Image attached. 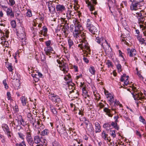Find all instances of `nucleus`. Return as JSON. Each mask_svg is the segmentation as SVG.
Instances as JSON below:
<instances>
[{
    "mask_svg": "<svg viewBox=\"0 0 146 146\" xmlns=\"http://www.w3.org/2000/svg\"><path fill=\"white\" fill-rule=\"evenodd\" d=\"M19 38H20L19 40L20 41L21 44V45H23L26 44L27 40L26 39L25 36L23 38H23H21V37H19Z\"/></svg>",
    "mask_w": 146,
    "mask_h": 146,
    "instance_id": "obj_34",
    "label": "nucleus"
},
{
    "mask_svg": "<svg viewBox=\"0 0 146 146\" xmlns=\"http://www.w3.org/2000/svg\"><path fill=\"white\" fill-rule=\"evenodd\" d=\"M82 90V95L85 98L87 97H89V96L88 94V92L86 90L85 88H83Z\"/></svg>",
    "mask_w": 146,
    "mask_h": 146,
    "instance_id": "obj_36",
    "label": "nucleus"
},
{
    "mask_svg": "<svg viewBox=\"0 0 146 146\" xmlns=\"http://www.w3.org/2000/svg\"><path fill=\"white\" fill-rule=\"evenodd\" d=\"M117 64H115L116 68L118 72H119L122 71V67L119 63V61L118 60H117Z\"/></svg>",
    "mask_w": 146,
    "mask_h": 146,
    "instance_id": "obj_32",
    "label": "nucleus"
},
{
    "mask_svg": "<svg viewBox=\"0 0 146 146\" xmlns=\"http://www.w3.org/2000/svg\"><path fill=\"white\" fill-rule=\"evenodd\" d=\"M65 19L63 18H61V21L62 22V25L61 26H62V31L63 33L64 34V35L65 37H66L68 34L69 33V31L68 30L69 29V26L68 24L67 23V21L65 20Z\"/></svg>",
    "mask_w": 146,
    "mask_h": 146,
    "instance_id": "obj_4",
    "label": "nucleus"
},
{
    "mask_svg": "<svg viewBox=\"0 0 146 146\" xmlns=\"http://www.w3.org/2000/svg\"><path fill=\"white\" fill-rule=\"evenodd\" d=\"M71 92L73 93L74 98H77L79 96V92L77 90L75 89L72 90Z\"/></svg>",
    "mask_w": 146,
    "mask_h": 146,
    "instance_id": "obj_42",
    "label": "nucleus"
},
{
    "mask_svg": "<svg viewBox=\"0 0 146 146\" xmlns=\"http://www.w3.org/2000/svg\"><path fill=\"white\" fill-rule=\"evenodd\" d=\"M79 119L80 121L84 122V123L86 121H89L86 120V118L85 117L82 116L80 117Z\"/></svg>",
    "mask_w": 146,
    "mask_h": 146,
    "instance_id": "obj_59",
    "label": "nucleus"
},
{
    "mask_svg": "<svg viewBox=\"0 0 146 146\" xmlns=\"http://www.w3.org/2000/svg\"><path fill=\"white\" fill-rule=\"evenodd\" d=\"M93 94L95 97L94 99H95L96 100H99L100 99L101 97L100 96V95L97 92H96V93L95 92H94Z\"/></svg>",
    "mask_w": 146,
    "mask_h": 146,
    "instance_id": "obj_44",
    "label": "nucleus"
},
{
    "mask_svg": "<svg viewBox=\"0 0 146 146\" xmlns=\"http://www.w3.org/2000/svg\"><path fill=\"white\" fill-rule=\"evenodd\" d=\"M60 134L61 136L63 137L64 139L67 138L68 137L67 132H66V131H64V133H60Z\"/></svg>",
    "mask_w": 146,
    "mask_h": 146,
    "instance_id": "obj_48",
    "label": "nucleus"
},
{
    "mask_svg": "<svg viewBox=\"0 0 146 146\" xmlns=\"http://www.w3.org/2000/svg\"><path fill=\"white\" fill-rule=\"evenodd\" d=\"M56 126L57 131L60 134L66 131L65 125L62 121H58L56 123Z\"/></svg>",
    "mask_w": 146,
    "mask_h": 146,
    "instance_id": "obj_6",
    "label": "nucleus"
},
{
    "mask_svg": "<svg viewBox=\"0 0 146 146\" xmlns=\"http://www.w3.org/2000/svg\"><path fill=\"white\" fill-rule=\"evenodd\" d=\"M40 59L41 62L43 63H45V62L46 59L45 55L43 54H40Z\"/></svg>",
    "mask_w": 146,
    "mask_h": 146,
    "instance_id": "obj_49",
    "label": "nucleus"
},
{
    "mask_svg": "<svg viewBox=\"0 0 146 146\" xmlns=\"http://www.w3.org/2000/svg\"><path fill=\"white\" fill-rule=\"evenodd\" d=\"M5 63L6 66L8 69L9 71L13 73V66L12 64L9 62H5Z\"/></svg>",
    "mask_w": 146,
    "mask_h": 146,
    "instance_id": "obj_25",
    "label": "nucleus"
},
{
    "mask_svg": "<svg viewBox=\"0 0 146 146\" xmlns=\"http://www.w3.org/2000/svg\"><path fill=\"white\" fill-rule=\"evenodd\" d=\"M82 43L78 45V47H80L81 49H84L88 50V52H90V46L86 40L81 41Z\"/></svg>",
    "mask_w": 146,
    "mask_h": 146,
    "instance_id": "obj_9",
    "label": "nucleus"
},
{
    "mask_svg": "<svg viewBox=\"0 0 146 146\" xmlns=\"http://www.w3.org/2000/svg\"><path fill=\"white\" fill-rule=\"evenodd\" d=\"M94 25L92 24L91 20L90 19H88L86 21V27L88 30Z\"/></svg>",
    "mask_w": 146,
    "mask_h": 146,
    "instance_id": "obj_28",
    "label": "nucleus"
},
{
    "mask_svg": "<svg viewBox=\"0 0 146 146\" xmlns=\"http://www.w3.org/2000/svg\"><path fill=\"white\" fill-rule=\"evenodd\" d=\"M86 105L88 106L89 109L91 110L93 108V106L92 105V104L90 103V101L88 102V103H86Z\"/></svg>",
    "mask_w": 146,
    "mask_h": 146,
    "instance_id": "obj_63",
    "label": "nucleus"
},
{
    "mask_svg": "<svg viewBox=\"0 0 146 146\" xmlns=\"http://www.w3.org/2000/svg\"><path fill=\"white\" fill-rule=\"evenodd\" d=\"M129 77L128 76H126V74H123L121 76L120 81L121 82H124V83L125 85L127 86L129 84V82L128 79Z\"/></svg>",
    "mask_w": 146,
    "mask_h": 146,
    "instance_id": "obj_13",
    "label": "nucleus"
},
{
    "mask_svg": "<svg viewBox=\"0 0 146 146\" xmlns=\"http://www.w3.org/2000/svg\"><path fill=\"white\" fill-rule=\"evenodd\" d=\"M20 100L22 105L23 106L26 105V103H27V99L25 96H22Z\"/></svg>",
    "mask_w": 146,
    "mask_h": 146,
    "instance_id": "obj_31",
    "label": "nucleus"
},
{
    "mask_svg": "<svg viewBox=\"0 0 146 146\" xmlns=\"http://www.w3.org/2000/svg\"><path fill=\"white\" fill-rule=\"evenodd\" d=\"M48 31L47 28L45 26L43 27V29L39 32V34L46 36Z\"/></svg>",
    "mask_w": 146,
    "mask_h": 146,
    "instance_id": "obj_29",
    "label": "nucleus"
},
{
    "mask_svg": "<svg viewBox=\"0 0 146 146\" xmlns=\"http://www.w3.org/2000/svg\"><path fill=\"white\" fill-rule=\"evenodd\" d=\"M46 5H48L49 11L51 13L53 14L55 13V6L54 5L52 4V2L51 1L47 2Z\"/></svg>",
    "mask_w": 146,
    "mask_h": 146,
    "instance_id": "obj_11",
    "label": "nucleus"
},
{
    "mask_svg": "<svg viewBox=\"0 0 146 146\" xmlns=\"http://www.w3.org/2000/svg\"><path fill=\"white\" fill-rule=\"evenodd\" d=\"M106 64L107 65L108 68L113 66V65L112 64V62L109 60H107Z\"/></svg>",
    "mask_w": 146,
    "mask_h": 146,
    "instance_id": "obj_57",
    "label": "nucleus"
},
{
    "mask_svg": "<svg viewBox=\"0 0 146 146\" xmlns=\"http://www.w3.org/2000/svg\"><path fill=\"white\" fill-rule=\"evenodd\" d=\"M44 51L46 54L47 55H49L51 53H53L55 52L51 46L45 47L44 48Z\"/></svg>",
    "mask_w": 146,
    "mask_h": 146,
    "instance_id": "obj_16",
    "label": "nucleus"
},
{
    "mask_svg": "<svg viewBox=\"0 0 146 146\" xmlns=\"http://www.w3.org/2000/svg\"><path fill=\"white\" fill-rule=\"evenodd\" d=\"M111 127H113L115 129L118 130L119 129V127L118 126L117 122L113 121H110Z\"/></svg>",
    "mask_w": 146,
    "mask_h": 146,
    "instance_id": "obj_30",
    "label": "nucleus"
},
{
    "mask_svg": "<svg viewBox=\"0 0 146 146\" xmlns=\"http://www.w3.org/2000/svg\"><path fill=\"white\" fill-rule=\"evenodd\" d=\"M64 79L66 81L68 80V81H71V76L69 73L68 74H67L64 77Z\"/></svg>",
    "mask_w": 146,
    "mask_h": 146,
    "instance_id": "obj_51",
    "label": "nucleus"
},
{
    "mask_svg": "<svg viewBox=\"0 0 146 146\" xmlns=\"http://www.w3.org/2000/svg\"><path fill=\"white\" fill-rule=\"evenodd\" d=\"M28 121L32 124L33 126L35 127V128H37L36 124H37L38 125L40 124V122L38 121H36V118L34 117L33 116L31 118V119H29Z\"/></svg>",
    "mask_w": 146,
    "mask_h": 146,
    "instance_id": "obj_14",
    "label": "nucleus"
},
{
    "mask_svg": "<svg viewBox=\"0 0 146 146\" xmlns=\"http://www.w3.org/2000/svg\"><path fill=\"white\" fill-rule=\"evenodd\" d=\"M17 34L19 37H24L26 35L25 31V29L22 27H19L17 29Z\"/></svg>",
    "mask_w": 146,
    "mask_h": 146,
    "instance_id": "obj_10",
    "label": "nucleus"
},
{
    "mask_svg": "<svg viewBox=\"0 0 146 146\" xmlns=\"http://www.w3.org/2000/svg\"><path fill=\"white\" fill-rule=\"evenodd\" d=\"M70 6L71 7V8H68V13H69V15H70V16H73L75 14V12L73 10V9L72 8V6L70 5Z\"/></svg>",
    "mask_w": 146,
    "mask_h": 146,
    "instance_id": "obj_39",
    "label": "nucleus"
},
{
    "mask_svg": "<svg viewBox=\"0 0 146 146\" xmlns=\"http://www.w3.org/2000/svg\"><path fill=\"white\" fill-rule=\"evenodd\" d=\"M18 134L19 137H20L23 140H24L25 139V135L23 133L21 132H19L18 133Z\"/></svg>",
    "mask_w": 146,
    "mask_h": 146,
    "instance_id": "obj_58",
    "label": "nucleus"
},
{
    "mask_svg": "<svg viewBox=\"0 0 146 146\" xmlns=\"http://www.w3.org/2000/svg\"><path fill=\"white\" fill-rule=\"evenodd\" d=\"M137 95V97H135V96L133 93H131L133 97L134 98L135 100H141V102H143L144 99H146V97L144 96H142L141 97H139V93H135Z\"/></svg>",
    "mask_w": 146,
    "mask_h": 146,
    "instance_id": "obj_19",
    "label": "nucleus"
},
{
    "mask_svg": "<svg viewBox=\"0 0 146 146\" xmlns=\"http://www.w3.org/2000/svg\"><path fill=\"white\" fill-rule=\"evenodd\" d=\"M49 99L55 103L59 104L61 102L60 97L58 95L54 94H51L48 95Z\"/></svg>",
    "mask_w": 146,
    "mask_h": 146,
    "instance_id": "obj_7",
    "label": "nucleus"
},
{
    "mask_svg": "<svg viewBox=\"0 0 146 146\" xmlns=\"http://www.w3.org/2000/svg\"><path fill=\"white\" fill-rule=\"evenodd\" d=\"M3 84L5 86V88L6 89H7L9 88V86L7 84V81L6 80H4L3 82Z\"/></svg>",
    "mask_w": 146,
    "mask_h": 146,
    "instance_id": "obj_62",
    "label": "nucleus"
},
{
    "mask_svg": "<svg viewBox=\"0 0 146 146\" xmlns=\"http://www.w3.org/2000/svg\"><path fill=\"white\" fill-rule=\"evenodd\" d=\"M86 3L87 4L88 7L91 11L95 9L94 6L96 4V0H85Z\"/></svg>",
    "mask_w": 146,
    "mask_h": 146,
    "instance_id": "obj_8",
    "label": "nucleus"
},
{
    "mask_svg": "<svg viewBox=\"0 0 146 146\" xmlns=\"http://www.w3.org/2000/svg\"><path fill=\"white\" fill-rule=\"evenodd\" d=\"M74 24V28H72V35L75 39L79 38L81 32L84 29L82 24L78 20L75 19L73 21Z\"/></svg>",
    "mask_w": 146,
    "mask_h": 146,
    "instance_id": "obj_1",
    "label": "nucleus"
},
{
    "mask_svg": "<svg viewBox=\"0 0 146 146\" xmlns=\"http://www.w3.org/2000/svg\"><path fill=\"white\" fill-rule=\"evenodd\" d=\"M50 108L51 112L55 115H56L57 114V112L56 111V108H55L52 105H50Z\"/></svg>",
    "mask_w": 146,
    "mask_h": 146,
    "instance_id": "obj_33",
    "label": "nucleus"
},
{
    "mask_svg": "<svg viewBox=\"0 0 146 146\" xmlns=\"http://www.w3.org/2000/svg\"><path fill=\"white\" fill-rule=\"evenodd\" d=\"M2 128L3 130L6 132L9 130V129L7 124H3L2 125Z\"/></svg>",
    "mask_w": 146,
    "mask_h": 146,
    "instance_id": "obj_41",
    "label": "nucleus"
},
{
    "mask_svg": "<svg viewBox=\"0 0 146 146\" xmlns=\"http://www.w3.org/2000/svg\"><path fill=\"white\" fill-rule=\"evenodd\" d=\"M26 16L28 17H31L32 16L31 11L29 9L27 10V12L26 14Z\"/></svg>",
    "mask_w": 146,
    "mask_h": 146,
    "instance_id": "obj_47",
    "label": "nucleus"
},
{
    "mask_svg": "<svg viewBox=\"0 0 146 146\" xmlns=\"http://www.w3.org/2000/svg\"><path fill=\"white\" fill-rule=\"evenodd\" d=\"M34 142L36 144L40 143L41 141L40 137L38 135L35 136L34 137Z\"/></svg>",
    "mask_w": 146,
    "mask_h": 146,
    "instance_id": "obj_37",
    "label": "nucleus"
},
{
    "mask_svg": "<svg viewBox=\"0 0 146 146\" xmlns=\"http://www.w3.org/2000/svg\"><path fill=\"white\" fill-rule=\"evenodd\" d=\"M139 120L143 124H146V121L142 116H140L139 117Z\"/></svg>",
    "mask_w": 146,
    "mask_h": 146,
    "instance_id": "obj_55",
    "label": "nucleus"
},
{
    "mask_svg": "<svg viewBox=\"0 0 146 146\" xmlns=\"http://www.w3.org/2000/svg\"><path fill=\"white\" fill-rule=\"evenodd\" d=\"M80 36H81V38H82V40L81 41H83L84 40H86V33H82L81 32L80 34Z\"/></svg>",
    "mask_w": 146,
    "mask_h": 146,
    "instance_id": "obj_54",
    "label": "nucleus"
},
{
    "mask_svg": "<svg viewBox=\"0 0 146 146\" xmlns=\"http://www.w3.org/2000/svg\"><path fill=\"white\" fill-rule=\"evenodd\" d=\"M108 4L109 7V9L110 10V11L111 13H112V11L111 10V8L112 7L113 5V3L111 0H109L108 1Z\"/></svg>",
    "mask_w": 146,
    "mask_h": 146,
    "instance_id": "obj_45",
    "label": "nucleus"
},
{
    "mask_svg": "<svg viewBox=\"0 0 146 146\" xmlns=\"http://www.w3.org/2000/svg\"><path fill=\"white\" fill-rule=\"evenodd\" d=\"M101 137L105 141H107L108 142H110L111 141V139L110 137H109L108 134L106 132L103 131L101 134Z\"/></svg>",
    "mask_w": 146,
    "mask_h": 146,
    "instance_id": "obj_20",
    "label": "nucleus"
},
{
    "mask_svg": "<svg viewBox=\"0 0 146 146\" xmlns=\"http://www.w3.org/2000/svg\"><path fill=\"white\" fill-rule=\"evenodd\" d=\"M95 132L97 133L101 131V127L100 124L98 122L96 121L95 123Z\"/></svg>",
    "mask_w": 146,
    "mask_h": 146,
    "instance_id": "obj_26",
    "label": "nucleus"
},
{
    "mask_svg": "<svg viewBox=\"0 0 146 146\" xmlns=\"http://www.w3.org/2000/svg\"><path fill=\"white\" fill-rule=\"evenodd\" d=\"M88 30L93 35H94L98 33V30L97 27L94 25L89 29Z\"/></svg>",
    "mask_w": 146,
    "mask_h": 146,
    "instance_id": "obj_24",
    "label": "nucleus"
},
{
    "mask_svg": "<svg viewBox=\"0 0 146 146\" xmlns=\"http://www.w3.org/2000/svg\"><path fill=\"white\" fill-rule=\"evenodd\" d=\"M127 54L130 57H133L136 54V50L133 48L130 49L129 48H127Z\"/></svg>",
    "mask_w": 146,
    "mask_h": 146,
    "instance_id": "obj_18",
    "label": "nucleus"
},
{
    "mask_svg": "<svg viewBox=\"0 0 146 146\" xmlns=\"http://www.w3.org/2000/svg\"><path fill=\"white\" fill-rule=\"evenodd\" d=\"M31 132V131L30 130H27L26 133V139L27 140L32 138Z\"/></svg>",
    "mask_w": 146,
    "mask_h": 146,
    "instance_id": "obj_38",
    "label": "nucleus"
},
{
    "mask_svg": "<svg viewBox=\"0 0 146 146\" xmlns=\"http://www.w3.org/2000/svg\"><path fill=\"white\" fill-rule=\"evenodd\" d=\"M96 41L98 43L101 44V46L104 49L105 52L107 55L111 53V48H110L109 44L104 37H97L96 38Z\"/></svg>",
    "mask_w": 146,
    "mask_h": 146,
    "instance_id": "obj_3",
    "label": "nucleus"
},
{
    "mask_svg": "<svg viewBox=\"0 0 146 146\" xmlns=\"http://www.w3.org/2000/svg\"><path fill=\"white\" fill-rule=\"evenodd\" d=\"M45 44L46 47L51 46L52 45L51 41L50 40H48L45 42Z\"/></svg>",
    "mask_w": 146,
    "mask_h": 146,
    "instance_id": "obj_53",
    "label": "nucleus"
},
{
    "mask_svg": "<svg viewBox=\"0 0 146 146\" xmlns=\"http://www.w3.org/2000/svg\"><path fill=\"white\" fill-rule=\"evenodd\" d=\"M7 98L8 100H10L11 101L13 100L11 98V95L10 92H7Z\"/></svg>",
    "mask_w": 146,
    "mask_h": 146,
    "instance_id": "obj_56",
    "label": "nucleus"
},
{
    "mask_svg": "<svg viewBox=\"0 0 146 146\" xmlns=\"http://www.w3.org/2000/svg\"><path fill=\"white\" fill-rule=\"evenodd\" d=\"M114 102V106L111 107V109H109V107H105L103 109V111L105 114L110 117H112L114 114L112 111H114V114L116 113V110L117 106H119L120 108L122 107V104H120V102L117 100H115Z\"/></svg>",
    "mask_w": 146,
    "mask_h": 146,
    "instance_id": "obj_2",
    "label": "nucleus"
},
{
    "mask_svg": "<svg viewBox=\"0 0 146 146\" xmlns=\"http://www.w3.org/2000/svg\"><path fill=\"white\" fill-rule=\"evenodd\" d=\"M85 124L86 125V128L89 131L92 132L94 131V129L91 123L89 122V121L85 122Z\"/></svg>",
    "mask_w": 146,
    "mask_h": 146,
    "instance_id": "obj_17",
    "label": "nucleus"
},
{
    "mask_svg": "<svg viewBox=\"0 0 146 146\" xmlns=\"http://www.w3.org/2000/svg\"><path fill=\"white\" fill-rule=\"evenodd\" d=\"M144 14L145 12L143 10L136 13L135 16L138 19L139 23L143 24L144 23V21L145 20Z\"/></svg>",
    "mask_w": 146,
    "mask_h": 146,
    "instance_id": "obj_5",
    "label": "nucleus"
},
{
    "mask_svg": "<svg viewBox=\"0 0 146 146\" xmlns=\"http://www.w3.org/2000/svg\"><path fill=\"white\" fill-rule=\"evenodd\" d=\"M106 98L108 99V101L110 102H113L114 99L113 97L111 94H110L108 96H106Z\"/></svg>",
    "mask_w": 146,
    "mask_h": 146,
    "instance_id": "obj_43",
    "label": "nucleus"
},
{
    "mask_svg": "<svg viewBox=\"0 0 146 146\" xmlns=\"http://www.w3.org/2000/svg\"><path fill=\"white\" fill-rule=\"evenodd\" d=\"M11 24L12 28H15L16 27V22L15 21H12L11 22Z\"/></svg>",
    "mask_w": 146,
    "mask_h": 146,
    "instance_id": "obj_60",
    "label": "nucleus"
},
{
    "mask_svg": "<svg viewBox=\"0 0 146 146\" xmlns=\"http://www.w3.org/2000/svg\"><path fill=\"white\" fill-rule=\"evenodd\" d=\"M137 38L141 45L144 44L145 45L146 38L145 39L144 38H142V35H140V36H137Z\"/></svg>",
    "mask_w": 146,
    "mask_h": 146,
    "instance_id": "obj_23",
    "label": "nucleus"
},
{
    "mask_svg": "<svg viewBox=\"0 0 146 146\" xmlns=\"http://www.w3.org/2000/svg\"><path fill=\"white\" fill-rule=\"evenodd\" d=\"M122 35L121 36V41L123 42V43L126 45H128L129 43L128 42H127L126 41V38L125 37H122Z\"/></svg>",
    "mask_w": 146,
    "mask_h": 146,
    "instance_id": "obj_50",
    "label": "nucleus"
},
{
    "mask_svg": "<svg viewBox=\"0 0 146 146\" xmlns=\"http://www.w3.org/2000/svg\"><path fill=\"white\" fill-rule=\"evenodd\" d=\"M49 133V130L47 129H45L41 132L40 135L42 136L48 135Z\"/></svg>",
    "mask_w": 146,
    "mask_h": 146,
    "instance_id": "obj_35",
    "label": "nucleus"
},
{
    "mask_svg": "<svg viewBox=\"0 0 146 146\" xmlns=\"http://www.w3.org/2000/svg\"><path fill=\"white\" fill-rule=\"evenodd\" d=\"M15 146H26L25 142L23 140L21 143H17L15 144Z\"/></svg>",
    "mask_w": 146,
    "mask_h": 146,
    "instance_id": "obj_46",
    "label": "nucleus"
},
{
    "mask_svg": "<svg viewBox=\"0 0 146 146\" xmlns=\"http://www.w3.org/2000/svg\"><path fill=\"white\" fill-rule=\"evenodd\" d=\"M89 70L91 74L92 75H95L96 74V70L94 66H90L89 68Z\"/></svg>",
    "mask_w": 146,
    "mask_h": 146,
    "instance_id": "obj_40",
    "label": "nucleus"
},
{
    "mask_svg": "<svg viewBox=\"0 0 146 146\" xmlns=\"http://www.w3.org/2000/svg\"><path fill=\"white\" fill-rule=\"evenodd\" d=\"M62 64V65H59V66L60 70L63 71L64 73H68L69 70L68 64L65 62L63 63Z\"/></svg>",
    "mask_w": 146,
    "mask_h": 146,
    "instance_id": "obj_12",
    "label": "nucleus"
},
{
    "mask_svg": "<svg viewBox=\"0 0 146 146\" xmlns=\"http://www.w3.org/2000/svg\"><path fill=\"white\" fill-rule=\"evenodd\" d=\"M52 146H60V144L57 141H54L52 143Z\"/></svg>",
    "mask_w": 146,
    "mask_h": 146,
    "instance_id": "obj_64",
    "label": "nucleus"
},
{
    "mask_svg": "<svg viewBox=\"0 0 146 146\" xmlns=\"http://www.w3.org/2000/svg\"><path fill=\"white\" fill-rule=\"evenodd\" d=\"M143 24H140L139 25V27L140 29H141L142 31L143 32L146 30V25L145 24L143 25Z\"/></svg>",
    "mask_w": 146,
    "mask_h": 146,
    "instance_id": "obj_52",
    "label": "nucleus"
},
{
    "mask_svg": "<svg viewBox=\"0 0 146 146\" xmlns=\"http://www.w3.org/2000/svg\"><path fill=\"white\" fill-rule=\"evenodd\" d=\"M27 140V142L30 145H32L34 143V141L33 139V138L28 139Z\"/></svg>",
    "mask_w": 146,
    "mask_h": 146,
    "instance_id": "obj_61",
    "label": "nucleus"
},
{
    "mask_svg": "<svg viewBox=\"0 0 146 146\" xmlns=\"http://www.w3.org/2000/svg\"><path fill=\"white\" fill-rule=\"evenodd\" d=\"M103 127L106 130L109 131L110 129H112L111 127L110 122H108L105 123L103 125Z\"/></svg>",
    "mask_w": 146,
    "mask_h": 146,
    "instance_id": "obj_27",
    "label": "nucleus"
},
{
    "mask_svg": "<svg viewBox=\"0 0 146 146\" xmlns=\"http://www.w3.org/2000/svg\"><path fill=\"white\" fill-rule=\"evenodd\" d=\"M6 13L7 15L10 17L11 18H14V13L11 7H9L6 10Z\"/></svg>",
    "mask_w": 146,
    "mask_h": 146,
    "instance_id": "obj_22",
    "label": "nucleus"
},
{
    "mask_svg": "<svg viewBox=\"0 0 146 146\" xmlns=\"http://www.w3.org/2000/svg\"><path fill=\"white\" fill-rule=\"evenodd\" d=\"M56 9L58 13H62L66 10V8L63 5L58 4L56 5Z\"/></svg>",
    "mask_w": 146,
    "mask_h": 146,
    "instance_id": "obj_15",
    "label": "nucleus"
},
{
    "mask_svg": "<svg viewBox=\"0 0 146 146\" xmlns=\"http://www.w3.org/2000/svg\"><path fill=\"white\" fill-rule=\"evenodd\" d=\"M68 43L69 46L70 50L72 51H73L75 46L72 40L69 38L68 40Z\"/></svg>",
    "mask_w": 146,
    "mask_h": 146,
    "instance_id": "obj_21",
    "label": "nucleus"
}]
</instances>
